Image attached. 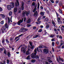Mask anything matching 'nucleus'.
I'll list each match as a JSON object with an SVG mask.
<instances>
[{"mask_svg": "<svg viewBox=\"0 0 64 64\" xmlns=\"http://www.w3.org/2000/svg\"><path fill=\"white\" fill-rule=\"evenodd\" d=\"M59 11L60 13H61V14H62V11H61V10L60 9H59Z\"/></svg>", "mask_w": 64, "mask_h": 64, "instance_id": "obj_34", "label": "nucleus"}, {"mask_svg": "<svg viewBox=\"0 0 64 64\" xmlns=\"http://www.w3.org/2000/svg\"><path fill=\"white\" fill-rule=\"evenodd\" d=\"M42 32V30H40L39 31H38V32Z\"/></svg>", "mask_w": 64, "mask_h": 64, "instance_id": "obj_54", "label": "nucleus"}, {"mask_svg": "<svg viewBox=\"0 0 64 64\" xmlns=\"http://www.w3.org/2000/svg\"><path fill=\"white\" fill-rule=\"evenodd\" d=\"M40 34H38L36 35V36H34L33 38V39H35V38H37L39 37V35Z\"/></svg>", "mask_w": 64, "mask_h": 64, "instance_id": "obj_13", "label": "nucleus"}, {"mask_svg": "<svg viewBox=\"0 0 64 64\" xmlns=\"http://www.w3.org/2000/svg\"><path fill=\"white\" fill-rule=\"evenodd\" d=\"M30 56H28L26 58V59L27 60H30Z\"/></svg>", "mask_w": 64, "mask_h": 64, "instance_id": "obj_21", "label": "nucleus"}, {"mask_svg": "<svg viewBox=\"0 0 64 64\" xmlns=\"http://www.w3.org/2000/svg\"><path fill=\"white\" fill-rule=\"evenodd\" d=\"M2 17L3 18H4L5 17V16L4 14H2Z\"/></svg>", "mask_w": 64, "mask_h": 64, "instance_id": "obj_31", "label": "nucleus"}, {"mask_svg": "<svg viewBox=\"0 0 64 64\" xmlns=\"http://www.w3.org/2000/svg\"><path fill=\"white\" fill-rule=\"evenodd\" d=\"M34 48V46H31V48L32 49H33Z\"/></svg>", "mask_w": 64, "mask_h": 64, "instance_id": "obj_37", "label": "nucleus"}, {"mask_svg": "<svg viewBox=\"0 0 64 64\" xmlns=\"http://www.w3.org/2000/svg\"><path fill=\"white\" fill-rule=\"evenodd\" d=\"M29 13H30V12L27 11H26L25 12H24L23 13L22 15H23V16H24L25 14H26V16H28V15L29 14Z\"/></svg>", "mask_w": 64, "mask_h": 64, "instance_id": "obj_2", "label": "nucleus"}, {"mask_svg": "<svg viewBox=\"0 0 64 64\" xmlns=\"http://www.w3.org/2000/svg\"><path fill=\"white\" fill-rule=\"evenodd\" d=\"M60 28L61 30L62 31H63V30H64V29H63V28H62V27H60Z\"/></svg>", "mask_w": 64, "mask_h": 64, "instance_id": "obj_49", "label": "nucleus"}, {"mask_svg": "<svg viewBox=\"0 0 64 64\" xmlns=\"http://www.w3.org/2000/svg\"><path fill=\"white\" fill-rule=\"evenodd\" d=\"M18 0H16V1L15 2V5L16 7L18 6H18L19 5V2H18Z\"/></svg>", "mask_w": 64, "mask_h": 64, "instance_id": "obj_8", "label": "nucleus"}, {"mask_svg": "<svg viewBox=\"0 0 64 64\" xmlns=\"http://www.w3.org/2000/svg\"><path fill=\"white\" fill-rule=\"evenodd\" d=\"M56 34H58V31L56 32Z\"/></svg>", "mask_w": 64, "mask_h": 64, "instance_id": "obj_63", "label": "nucleus"}, {"mask_svg": "<svg viewBox=\"0 0 64 64\" xmlns=\"http://www.w3.org/2000/svg\"><path fill=\"white\" fill-rule=\"evenodd\" d=\"M0 64H4V63L3 62H0Z\"/></svg>", "mask_w": 64, "mask_h": 64, "instance_id": "obj_62", "label": "nucleus"}, {"mask_svg": "<svg viewBox=\"0 0 64 64\" xmlns=\"http://www.w3.org/2000/svg\"><path fill=\"white\" fill-rule=\"evenodd\" d=\"M40 19H41V18L39 17V18L38 19V21H39V20H40Z\"/></svg>", "mask_w": 64, "mask_h": 64, "instance_id": "obj_44", "label": "nucleus"}, {"mask_svg": "<svg viewBox=\"0 0 64 64\" xmlns=\"http://www.w3.org/2000/svg\"><path fill=\"white\" fill-rule=\"evenodd\" d=\"M34 53H33L31 54V57L32 59H35L36 58V59H39V56L38 55H36V54L37 53V51H36V49L35 48L34 50Z\"/></svg>", "mask_w": 64, "mask_h": 64, "instance_id": "obj_1", "label": "nucleus"}, {"mask_svg": "<svg viewBox=\"0 0 64 64\" xmlns=\"http://www.w3.org/2000/svg\"><path fill=\"white\" fill-rule=\"evenodd\" d=\"M33 29H36V26H34L33 27Z\"/></svg>", "mask_w": 64, "mask_h": 64, "instance_id": "obj_52", "label": "nucleus"}, {"mask_svg": "<svg viewBox=\"0 0 64 64\" xmlns=\"http://www.w3.org/2000/svg\"><path fill=\"white\" fill-rule=\"evenodd\" d=\"M8 55L9 57H10V56H11V54L10 52H8Z\"/></svg>", "mask_w": 64, "mask_h": 64, "instance_id": "obj_19", "label": "nucleus"}, {"mask_svg": "<svg viewBox=\"0 0 64 64\" xmlns=\"http://www.w3.org/2000/svg\"><path fill=\"white\" fill-rule=\"evenodd\" d=\"M21 9L22 10H23L24 9V2H21Z\"/></svg>", "mask_w": 64, "mask_h": 64, "instance_id": "obj_6", "label": "nucleus"}, {"mask_svg": "<svg viewBox=\"0 0 64 64\" xmlns=\"http://www.w3.org/2000/svg\"><path fill=\"white\" fill-rule=\"evenodd\" d=\"M4 54H6V50H4Z\"/></svg>", "mask_w": 64, "mask_h": 64, "instance_id": "obj_40", "label": "nucleus"}, {"mask_svg": "<svg viewBox=\"0 0 64 64\" xmlns=\"http://www.w3.org/2000/svg\"><path fill=\"white\" fill-rule=\"evenodd\" d=\"M50 1H51V2L52 3H54V1L53 0H50Z\"/></svg>", "mask_w": 64, "mask_h": 64, "instance_id": "obj_43", "label": "nucleus"}, {"mask_svg": "<svg viewBox=\"0 0 64 64\" xmlns=\"http://www.w3.org/2000/svg\"><path fill=\"white\" fill-rule=\"evenodd\" d=\"M46 64H48V62H46Z\"/></svg>", "mask_w": 64, "mask_h": 64, "instance_id": "obj_64", "label": "nucleus"}, {"mask_svg": "<svg viewBox=\"0 0 64 64\" xmlns=\"http://www.w3.org/2000/svg\"><path fill=\"white\" fill-rule=\"evenodd\" d=\"M30 21L31 20L30 19H28L27 21V23H30Z\"/></svg>", "mask_w": 64, "mask_h": 64, "instance_id": "obj_22", "label": "nucleus"}, {"mask_svg": "<svg viewBox=\"0 0 64 64\" xmlns=\"http://www.w3.org/2000/svg\"><path fill=\"white\" fill-rule=\"evenodd\" d=\"M22 31H23V30H22V29H20L19 30V32H22Z\"/></svg>", "mask_w": 64, "mask_h": 64, "instance_id": "obj_48", "label": "nucleus"}, {"mask_svg": "<svg viewBox=\"0 0 64 64\" xmlns=\"http://www.w3.org/2000/svg\"><path fill=\"white\" fill-rule=\"evenodd\" d=\"M43 51L44 53L46 54H47L48 53V52H49L48 50L46 49H44Z\"/></svg>", "mask_w": 64, "mask_h": 64, "instance_id": "obj_5", "label": "nucleus"}, {"mask_svg": "<svg viewBox=\"0 0 64 64\" xmlns=\"http://www.w3.org/2000/svg\"><path fill=\"white\" fill-rule=\"evenodd\" d=\"M36 61V60H31V62L32 63H34V62H35Z\"/></svg>", "mask_w": 64, "mask_h": 64, "instance_id": "obj_27", "label": "nucleus"}, {"mask_svg": "<svg viewBox=\"0 0 64 64\" xmlns=\"http://www.w3.org/2000/svg\"><path fill=\"white\" fill-rule=\"evenodd\" d=\"M56 43L58 45L59 44V42H56Z\"/></svg>", "mask_w": 64, "mask_h": 64, "instance_id": "obj_59", "label": "nucleus"}, {"mask_svg": "<svg viewBox=\"0 0 64 64\" xmlns=\"http://www.w3.org/2000/svg\"><path fill=\"white\" fill-rule=\"evenodd\" d=\"M3 48H1L0 49V52H1L2 51H3Z\"/></svg>", "mask_w": 64, "mask_h": 64, "instance_id": "obj_35", "label": "nucleus"}, {"mask_svg": "<svg viewBox=\"0 0 64 64\" xmlns=\"http://www.w3.org/2000/svg\"><path fill=\"white\" fill-rule=\"evenodd\" d=\"M59 4H60V6H62V2H61V1H60V2Z\"/></svg>", "mask_w": 64, "mask_h": 64, "instance_id": "obj_24", "label": "nucleus"}, {"mask_svg": "<svg viewBox=\"0 0 64 64\" xmlns=\"http://www.w3.org/2000/svg\"><path fill=\"white\" fill-rule=\"evenodd\" d=\"M4 20H2V21H1L0 22V24H2V25L4 24Z\"/></svg>", "mask_w": 64, "mask_h": 64, "instance_id": "obj_32", "label": "nucleus"}, {"mask_svg": "<svg viewBox=\"0 0 64 64\" xmlns=\"http://www.w3.org/2000/svg\"><path fill=\"white\" fill-rule=\"evenodd\" d=\"M21 51H22L24 53H25L26 51V49L25 48L22 47L21 49Z\"/></svg>", "mask_w": 64, "mask_h": 64, "instance_id": "obj_3", "label": "nucleus"}, {"mask_svg": "<svg viewBox=\"0 0 64 64\" xmlns=\"http://www.w3.org/2000/svg\"><path fill=\"white\" fill-rule=\"evenodd\" d=\"M35 7L34 8V9L33 10V12H35V11L37 10V8H36V7H37V5H36V6H35Z\"/></svg>", "mask_w": 64, "mask_h": 64, "instance_id": "obj_16", "label": "nucleus"}, {"mask_svg": "<svg viewBox=\"0 0 64 64\" xmlns=\"http://www.w3.org/2000/svg\"><path fill=\"white\" fill-rule=\"evenodd\" d=\"M40 8L41 9H43V7H42V6H41L40 7Z\"/></svg>", "mask_w": 64, "mask_h": 64, "instance_id": "obj_57", "label": "nucleus"}, {"mask_svg": "<svg viewBox=\"0 0 64 64\" xmlns=\"http://www.w3.org/2000/svg\"><path fill=\"white\" fill-rule=\"evenodd\" d=\"M23 18H22V20H20L18 22V25H20L21 24V23H22L23 22Z\"/></svg>", "mask_w": 64, "mask_h": 64, "instance_id": "obj_4", "label": "nucleus"}, {"mask_svg": "<svg viewBox=\"0 0 64 64\" xmlns=\"http://www.w3.org/2000/svg\"><path fill=\"white\" fill-rule=\"evenodd\" d=\"M7 8L8 10H10L11 9V8H12V7L10 5H8L7 6Z\"/></svg>", "mask_w": 64, "mask_h": 64, "instance_id": "obj_9", "label": "nucleus"}, {"mask_svg": "<svg viewBox=\"0 0 64 64\" xmlns=\"http://www.w3.org/2000/svg\"><path fill=\"white\" fill-rule=\"evenodd\" d=\"M52 24H53V25H55V22H54V21L52 22Z\"/></svg>", "mask_w": 64, "mask_h": 64, "instance_id": "obj_51", "label": "nucleus"}, {"mask_svg": "<svg viewBox=\"0 0 64 64\" xmlns=\"http://www.w3.org/2000/svg\"><path fill=\"white\" fill-rule=\"evenodd\" d=\"M5 26L6 28H8L9 27V26L6 23L4 25Z\"/></svg>", "mask_w": 64, "mask_h": 64, "instance_id": "obj_17", "label": "nucleus"}, {"mask_svg": "<svg viewBox=\"0 0 64 64\" xmlns=\"http://www.w3.org/2000/svg\"><path fill=\"white\" fill-rule=\"evenodd\" d=\"M58 0V1H57V0H56L55 2V3H56V4H57L58 3H59V1Z\"/></svg>", "mask_w": 64, "mask_h": 64, "instance_id": "obj_36", "label": "nucleus"}, {"mask_svg": "<svg viewBox=\"0 0 64 64\" xmlns=\"http://www.w3.org/2000/svg\"><path fill=\"white\" fill-rule=\"evenodd\" d=\"M7 64H9V60H7Z\"/></svg>", "mask_w": 64, "mask_h": 64, "instance_id": "obj_46", "label": "nucleus"}, {"mask_svg": "<svg viewBox=\"0 0 64 64\" xmlns=\"http://www.w3.org/2000/svg\"><path fill=\"white\" fill-rule=\"evenodd\" d=\"M48 20H49V19L48 18H45V21L46 22H48Z\"/></svg>", "mask_w": 64, "mask_h": 64, "instance_id": "obj_28", "label": "nucleus"}, {"mask_svg": "<svg viewBox=\"0 0 64 64\" xmlns=\"http://www.w3.org/2000/svg\"><path fill=\"white\" fill-rule=\"evenodd\" d=\"M44 32L45 34H47V32H46V30H44Z\"/></svg>", "mask_w": 64, "mask_h": 64, "instance_id": "obj_61", "label": "nucleus"}, {"mask_svg": "<svg viewBox=\"0 0 64 64\" xmlns=\"http://www.w3.org/2000/svg\"><path fill=\"white\" fill-rule=\"evenodd\" d=\"M58 22V23H60V24H62V22L61 20L59 21L58 20H57Z\"/></svg>", "mask_w": 64, "mask_h": 64, "instance_id": "obj_23", "label": "nucleus"}, {"mask_svg": "<svg viewBox=\"0 0 64 64\" xmlns=\"http://www.w3.org/2000/svg\"><path fill=\"white\" fill-rule=\"evenodd\" d=\"M39 6H40V5H39V3L38 2V7L37 8L38 10H39Z\"/></svg>", "mask_w": 64, "mask_h": 64, "instance_id": "obj_25", "label": "nucleus"}, {"mask_svg": "<svg viewBox=\"0 0 64 64\" xmlns=\"http://www.w3.org/2000/svg\"><path fill=\"white\" fill-rule=\"evenodd\" d=\"M2 11V8L0 7V11Z\"/></svg>", "mask_w": 64, "mask_h": 64, "instance_id": "obj_55", "label": "nucleus"}, {"mask_svg": "<svg viewBox=\"0 0 64 64\" xmlns=\"http://www.w3.org/2000/svg\"><path fill=\"white\" fill-rule=\"evenodd\" d=\"M8 24L9 25L10 23V18L9 17L8 18Z\"/></svg>", "mask_w": 64, "mask_h": 64, "instance_id": "obj_29", "label": "nucleus"}, {"mask_svg": "<svg viewBox=\"0 0 64 64\" xmlns=\"http://www.w3.org/2000/svg\"><path fill=\"white\" fill-rule=\"evenodd\" d=\"M58 57L59 61H61V60H62V59H61V58H60V56H58Z\"/></svg>", "mask_w": 64, "mask_h": 64, "instance_id": "obj_33", "label": "nucleus"}, {"mask_svg": "<svg viewBox=\"0 0 64 64\" xmlns=\"http://www.w3.org/2000/svg\"><path fill=\"white\" fill-rule=\"evenodd\" d=\"M36 50L38 51V52H40L39 50L38 49V48H36Z\"/></svg>", "mask_w": 64, "mask_h": 64, "instance_id": "obj_53", "label": "nucleus"}, {"mask_svg": "<svg viewBox=\"0 0 64 64\" xmlns=\"http://www.w3.org/2000/svg\"><path fill=\"white\" fill-rule=\"evenodd\" d=\"M22 35H23V34H21L18 36L16 37L14 40H16L17 38H18L20 37H21V36H22Z\"/></svg>", "mask_w": 64, "mask_h": 64, "instance_id": "obj_11", "label": "nucleus"}, {"mask_svg": "<svg viewBox=\"0 0 64 64\" xmlns=\"http://www.w3.org/2000/svg\"><path fill=\"white\" fill-rule=\"evenodd\" d=\"M29 54H30V52H29V51H27L26 52V55H29Z\"/></svg>", "mask_w": 64, "mask_h": 64, "instance_id": "obj_26", "label": "nucleus"}, {"mask_svg": "<svg viewBox=\"0 0 64 64\" xmlns=\"http://www.w3.org/2000/svg\"><path fill=\"white\" fill-rule=\"evenodd\" d=\"M38 15L37 11H36L34 14V16H37Z\"/></svg>", "mask_w": 64, "mask_h": 64, "instance_id": "obj_15", "label": "nucleus"}, {"mask_svg": "<svg viewBox=\"0 0 64 64\" xmlns=\"http://www.w3.org/2000/svg\"><path fill=\"white\" fill-rule=\"evenodd\" d=\"M4 42H5V39H3L2 41V42L3 44H5V43Z\"/></svg>", "mask_w": 64, "mask_h": 64, "instance_id": "obj_20", "label": "nucleus"}, {"mask_svg": "<svg viewBox=\"0 0 64 64\" xmlns=\"http://www.w3.org/2000/svg\"><path fill=\"white\" fill-rule=\"evenodd\" d=\"M10 6L12 7V8H13L14 7V3L13 2H12L10 3Z\"/></svg>", "mask_w": 64, "mask_h": 64, "instance_id": "obj_7", "label": "nucleus"}, {"mask_svg": "<svg viewBox=\"0 0 64 64\" xmlns=\"http://www.w3.org/2000/svg\"><path fill=\"white\" fill-rule=\"evenodd\" d=\"M6 43H10L9 42L10 41H8V39H7V38H6Z\"/></svg>", "mask_w": 64, "mask_h": 64, "instance_id": "obj_18", "label": "nucleus"}, {"mask_svg": "<svg viewBox=\"0 0 64 64\" xmlns=\"http://www.w3.org/2000/svg\"><path fill=\"white\" fill-rule=\"evenodd\" d=\"M12 12H10L8 13V15L9 16H11L12 15Z\"/></svg>", "mask_w": 64, "mask_h": 64, "instance_id": "obj_30", "label": "nucleus"}, {"mask_svg": "<svg viewBox=\"0 0 64 64\" xmlns=\"http://www.w3.org/2000/svg\"><path fill=\"white\" fill-rule=\"evenodd\" d=\"M46 28H49V26H46Z\"/></svg>", "mask_w": 64, "mask_h": 64, "instance_id": "obj_58", "label": "nucleus"}, {"mask_svg": "<svg viewBox=\"0 0 64 64\" xmlns=\"http://www.w3.org/2000/svg\"><path fill=\"white\" fill-rule=\"evenodd\" d=\"M50 57L48 58V59L47 60V61H48V62H49V63H52L53 62H52V61L50 60Z\"/></svg>", "mask_w": 64, "mask_h": 64, "instance_id": "obj_10", "label": "nucleus"}, {"mask_svg": "<svg viewBox=\"0 0 64 64\" xmlns=\"http://www.w3.org/2000/svg\"><path fill=\"white\" fill-rule=\"evenodd\" d=\"M40 14L42 16H44V13L43 12H41L40 13Z\"/></svg>", "mask_w": 64, "mask_h": 64, "instance_id": "obj_14", "label": "nucleus"}, {"mask_svg": "<svg viewBox=\"0 0 64 64\" xmlns=\"http://www.w3.org/2000/svg\"><path fill=\"white\" fill-rule=\"evenodd\" d=\"M17 10H18L17 8V7H15L14 9V12H16L17 11Z\"/></svg>", "mask_w": 64, "mask_h": 64, "instance_id": "obj_12", "label": "nucleus"}, {"mask_svg": "<svg viewBox=\"0 0 64 64\" xmlns=\"http://www.w3.org/2000/svg\"><path fill=\"white\" fill-rule=\"evenodd\" d=\"M31 46H32V43L30 42H29Z\"/></svg>", "mask_w": 64, "mask_h": 64, "instance_id": "obj_42", "label": "nucleus"}, {"mask_svg": "<svg viewBox=\"0 0 64 64\" xmlns=\"http://www.w3.org/2000/svg\"><path fill=\"white\" fill-rule=\"evenodd\" d=\"M52 46H54V42H52Z\"/></svg>", "mask_w": 64, "mask_h": 64, "instance_id": "obj_38", "label": "nucleus"}, {"mask_svg": "<svg viewBox=\"0 0 64 64\" xmlns=\"http://www.w3.org/2000/svg\"><path fill=\"white\" fill-rule=\"evenodd\" d=\"M39 48H43V45L40 46H38Z\"/></svg>", "mask_w": 64, "mask_h": 64, "instance_id": "obj_41", "label": "nucleus"}, {"mask_svg": "<svg viewBox=\"0 0 64 64\" xmlns=\"http://www.w3.org/2000/svg\"><path fill=\"white\" fill-rule=\"evenodd\" d=\"M55 39V38H54L53 39H52L51 40L52 41H54V39Z\"/></svg>", "mask_w": 64, "mask_h": 64, "instance_id": "obj_56", "label": "nucleus"}, {"mask_svg": "<svg viewBox=\"0 0 64 64\" xmlns=\"http://www.w3.org/2000/svg\"><path fill=\"white\" fill-rule=\"evenodd\" d=\"M58 20H61V19H60V18L59 17H58Z\"/></svg>", "mask_w": 64, "mask_h": 64, "instance_id": "obj_60", "label": "nucleus"}, {"mask_svg": "<svg viewBox=\"0 0 64 64\" xmlns=\"http://www.w3.org/2000/svg\"><path fill=\"white\" fill-rule=\"evenodd\" d=\"M52 49L53 52H54L55 50H54V48L53 47L52 48Z\"/></svg>", "mask_w": 64, "mask_h": 64, "instance_id": "obj_50", "label": "nucleus"}, {"mask_svg": "<svg viewBox=\"0 0 64 64\" xmlns=\"http://www.w3.org/2000/svg\"><path fill=\"white\" fill-rule=\"evenodd\" d=\"M59 38L60 39H62V37L61 36H59Z\"/></svg>", "mask_w": 64, "mask_h": 64, "instance_id": "obj_45", "label": "nucleus"}, {"mask_svg": "<svg viewBox=\"0 0 64 64\" xmlns=\"http://www.w3.org/2000/svg\"><path fill=\"white\" fill-rule=\"evenodd\" d=\"M37 24H39L40 23H41V21H40L39 22H37Z\"/></svg>", "mask_w": 64, "mask_h": 64, "instance_id": "obj_39", "label": "nucleus"}, {"mask_svg": "<svg viewBox=\"0 0 64 64\" xmlns=\"http://www.w3.org/2000/svg\"><path fill=\"white\" fill-rule=\"evenodd\" d=\"M35 4V2H33L32 4V6H34Z\"/></svg>", "mask_w": 64, "mask_h": 64, "instance_id": "obj_47", "label": "nucleus"}]
</instances>
